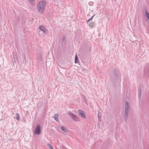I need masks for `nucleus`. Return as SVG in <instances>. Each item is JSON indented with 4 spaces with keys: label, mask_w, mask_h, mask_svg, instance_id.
<instances>
[{
    "label": "nucleus",
    "mask_w": 149,
    "mask_h": 149,
    "mask_svg": "<svg viewBox=\"0 0 149 149\" xmlns=\"http://www.w3.org/2000/svg\"><path fill=\"white\" fill-rule=\"evenodd\" d=\"M39 59L40 60H41L42 59V56H40L39 58Z\"/></svg>",
    "instance_id": "b1692460"
},
{
    "label": "nucleus",
    "mask_w": 149,
    "mask_h": 149,
    "mask_svg": "<svg viewBox=\"0 0 149 149\" xmlns=\"http://www.w3.org/2000/svg\"><path fill=\"white\" fill-rule=\"evenodd\" d=\"M13 59L14 60V61H15V62H16V60H17V56H13Z\"/></svg>",
    "instance_id": "aec40b11"
},
{
    "label": "nucleus",
    "mask_w": 149,
    "mask_h": 149,
    "mask_svg": "<svg viewBox=\"0 0 149 149\" xmlns=\"http://www.w3.org/2000/svg\"><path fill=\"white\" fill-rule=\"evenodd\" d=\"M129 110H127L125 109V114H127Z\"/></svg>",
    "instance_id": "412c9836"
},
{
    "label": "nucleus",
    "mask_w": 149,
    "mask_h": 149,
    "mask_svg": "<svg viewBox=\"0 0 149 149\" xmlns=\"http://www.w3.org/2000/svg\"><path fill=\"white\" fill-rule=\"evenodd\" d=\"M79 115L82 118H86L85 112L83 110H79L78 111Z\"/></svg>",
    "instance_id": "20e7f679"
},
{
    "label": "nucleus",
    "mask_w": 149,
    "mask_h": 149,
    "mask_svg": "<svg viewBox=\"0 0 149 149\" xmlns=\"http://www.w3.org/2000/svg\"><path fill=\"white\" fill-rule=\"evenodd\" d=\"M61 129L66 132H68V130L67 129L65 128L64 127L62 126L61 127Z\"/></svg>",
    "instance_id": "9d476101"
},
{
    "label": "nucleus",
    "mask_w": 149,
    "mask_h": 149,
    "mask_svg": "<svg viewBox=\"0 0 149 149\" xmlns=\"http://www.w3.org/2000/svg\"><path fill=\"white\" fill-rule=\"evenodd\" d=\"M16 119H17V120H19V118H20L19 114L18 113H16Z\"/></svg>",
    "instance_id": "dca6fc26"
},
{
    "label": "nucleus",
    "mask_w": 149,
    "mask_h": 149,
    "mask_svg": "<svg viewBox=\"0 0 149 149\" xmlns=\"http://www.w3.org/2000/svg\"><path fill=\"white\" fill-rule=\"evenodd\" d=\"M47 59H48L49 56H47Z\"/></svg>",
    "instance_id": "393cba45"
},
{
    "label": "nucleus",
    "mask_w": 149,
    "mask_h": 149,
    "mask_svg": "<svg viewBox=\"0 0 149 149\" xmlns=\"http://www.w3.org/2000/svg\"><path fill=\"white\" fill-rule=\"evenodd\" d=\"M70 116L72 120L75 121H79V118L75 115L71 111H69L68 113Z\"/></svg>",
    "instance_id": "7ed1b4c3"
},
{
    "label": "nucleus",
    "mask_w": 149,
    "mask_h": 149,
    "mask_svg": "<svg viewBox=\"0 0 149 149\" xmlns=\"http://www.w3.org/2000/svg\"><path fill=\"white\" fill-rule=\"evenodd\" d=\"M138 92L139 97V98H140L141 96L142 93L141 86V85L139 88Z\"/></svg>",
    "instance_id": "0eeeda50"
},
{
    "label": "nucleus",
    "mask_w": 149,
    "mask_h": 149,
    "mask_svg": "<svg viewBox=\"0 0 149 149\" xmlns=\"http://www.w3.org/2000/svg\"><path fill=\"white\" fill-rule=\"evenodd\" d=\"M35 0H29V2L33 6L35 5V3L34 1Z\"/></svg>",
    "instance_id": "f8f14e48"
},
{
    "label": "nucleus",
    "mask_w": 149,
    "mask_h": 149,
    "mask_svg": "<svg viewBox=\"0 0 149 149\" xmlns=\"http://www.w3.org/2000/svg\"><path fill=\"white\" fill-rule=\"evenodd\" d=\"M74 62L75 63H79V59L78 56H75Z\"/></svg>",
    "instance_id": "9b49d317"
},
{
    "label": "nucleus",
    "mask_w": 149,
    "mask_h": 149,
    "mask_svg": "<svg viewBox=\"0 0 149 149\" xmlns=\"http://www.w3.org/2000/svg\"><path fill=\"white\" fill-rule=\"evenodd\" d=\"M125 109L127 110H129L130 109V108L128 107H125Z\"/></svg>",
    "instance_id": "4be33fe9"
},
{
    "label": "nucleus",
    "mask_w": 149,
    "mask_h": 149,
    "mask_svg": "<svg viewBox=\"0 0 149 149\" xmlns=\"http://www.w3.org/2000/svg\"><path fill=\"white\" fill-rule=\"evenodd\" d=\"M24 61L23 60V62H24V61L25 63H26L28 61V56H27V60L26 59V56H24Z\"/></svg>",
    "instance_id": "4468645a"
},
{
    "label": "nucleus",
    "mask_w": 149,
    "mask_h": 149,
    "mask_svg": "<svg viewBox=\"0 0 149 149\" xmlns=\"http://www.w3.org/2000/svg\"><path fill=\"white\" fill-rule=\"evenodd\" d=\"M119 73V72L117 69H114L113 74L112 76V80L113 81L114 80L117 81L119 80L120 79V77L118 76Z\"/></svg>",
    "instance_id": "f03ea898"
},
{
    "label": "nucleus",
    "mask_w": 149,
    "mask_h": 149,
    "mask_svg": "<svg viewBox=\"0 0 149 149\" xmlns=\"http://www.w3.org/2000/svg\"><path fill=\"white\" fill-rule=\"evenodd\" d=\"M95 22H91L89 23V25L90 27H91V28H93L95 25Z\"/></svg>",
    "instance_id": "6e6552de"
},
{
    "label": "nucleus",
    "mask_w": 149,
    "mask_h": 149,
    "mask_svg": "<svg viewBox=\"0 0 149 149\" xmlns=\"http://www.w3.org/2000/svg\"><path fill=\"white\" fill-rule=\"evenodd\" d=\"M47 145L50 149H53L52 146L50 143H48L47 144Z\"/></svg>",
    "instance_id": "ddd939ff"
},
{
    "label": "nucleus",
    "mask_w": 149,
    "mask_h": 149,
    "mask_svg": "<svg viewBox=\"0 0 149 149\" xmlns=\"http://www.w3.org/2000/svg\"><path fill=\"white\" fill-rule=\"evenodd\" d=\"M125 107H128L130 108V105H129V102H126Z\"/></svg>",
    "instance_id": "f3484780"
},
{
    "label": "nucleus",
    "mask_w": 149,
    "mask_h": 149,
    "mask_svg": "<svg viewBox=\"0 0 149 149\" xmlns=\"http://www.w3.org/2000/svg\"><path fill=\"white\" fill-rule=\"evenodd\" d=\"M124 117L125 118V121H126V119L128 118V114H125Z\"/></svg>",
    "instance_id": "a211bd4d"
},
{
    "label": "nucleus",
    "mask_w": 149,
    "mask_h": 149,
    "mask_svg": "<svg viewBox=\"0 0 149 149\" xmlns=\"http://www.w3.org/2000/svg\"><path fill=\"white\" fill-rule=\"evenodd\" d=\"M59 115L58 114H56L54 115V118L55 120L57 122H58L59 121V120L58 118V117H59Z\"/></svg>",
    "instance_id": "1a4fd4ad"
},
{
    "label": "nucleus",
    "mask_w": 149,
    "mask_h": 149,
    "mask_svg": "<svg viewBox=\"0 0 149 149\" xmlns=\"http://www.w3.org/2000/svg\"><path fill=\"white\" fill-rule=\"evenodd\" d=\"M65 36H63V39L62 40V42H63L65 41Z\"/></svg>",
    "instance_id": "5701e85b"
},
{
    "label": "nucleus",
    "mask_w": 149,
    "mask_h": 149,
    "mask_svg": "<svg viewBox=\"0 0 149 149\" xmlns=\"http://www.w3.org/2000/svg\"><path fill=\"white\" fill-rule=\"evenodd\" d=\"M46 2L45 1H42L39 2L37 5L38 11L41 13H43L45 10Z\"/></svg>",
    "instance_id": "f257e3e1"
},
{
    "label": "nucleus",
    "mask_w": 149,
    "mask_h": 149,
    "mask_svg": "<svg viewBox=\"0 0 149 149\" xmlns=\"http://www.w3.org/2000/svg\"><path fill=\"white\" fill-rule=\"evenodd\" d=\"M41 127L39 125H38L36 127L35 130V133L37 135H39L41 133Z\"/></svg>",
    "instance_id": "39448f33"
},
{
    "label": "nucleus",
    "mask_w": 149,
    "mask_h": 149,
    "mask_svg": "<svg viewBox=\"0 0 149 149\" xmlns=\"http://www.w3.org/2000/svg\"><path fill=\"white\" fill-rule=\"evenodd\" d=\"M102 117V114H101V113H98V118L99 120L100 119V118H101Z\"/></svg>",
    "instance_id": "6ab92c4d"
},
{
    "label": "nucleus",
    "mask_w": 149,
    "mask_h": 149,
    "mask_svg": "<svg viewBox=\"0 0 149 149\" xmlns=\"http://www.w3.org/2000/svg\"><path fill=\"white\" fill-rule=\"evenodd\" d=\"M75 56H77V54H76Z\"/></svg>",
    "instance_id": "a878e982"
},
{
    "label": "nucleus",
    "mask_w": 149,
    "mask_h": 149,
    "mask_svg": "<svg viewBox=\"0 0 149 149\" xmlns=\"http://www.w3.org/2000/svg\"><path fill=\"white\" fill-rule=\"evenodd\" d=\"M39 29L41 31H42L44 33L47 34V30L45 26L42 25L40 26Z\"/></svg>",
    "instance_id": "423d86ee"
},
{
    "label": "nucleus",
    "mask_w": 149,
    "mask_h": 149,
    "mask_svg": "<svg viewBox=\"0 0 149 149\" xmlns=\"http://www.w3.org/2000/svg\"><path fill=\"white\" fill-rule=\"evenodd\" d=\"M95 15H94L91 18L88 19L87 21V23H89L90 21L92 20V19H93V17Z\"/></svg>",
    "instance_id": "2eb2a0df"
}]
</instances>
